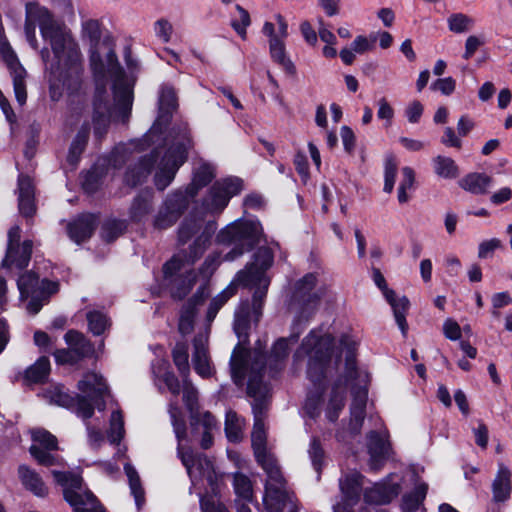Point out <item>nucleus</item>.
Here are the masks:
<instances>
[{
  "instance_id": "14",
  "label": "nucleus",
  "mask_w": 512,
  "mask_h": 512,
  "mask_svg": "<svg viewBox=\"0 0 512 512\" xmlns=\"http://www.w3.org/2000/svg\"><path fill=\"white\" fill-rule=\"evenodd\" d=\"M0 56L12 78L16 100L20 105H24L27 100V72L9 43L3 42L0 44Z\"/></svg>"
},
{
  "instance_id": "10",
  "label": "nucleus",
  "mask_w": 512,
  "mask_h": 512,
  "mask_svg": "<svg viewBox=\"0 0 512 512\" xmlns=\"http://www.w3.org/2000/svg\"><path fill=\"white\" fill-rule=\"evenodd\" d=\"M268 392V387L261 381V378L257 374L250 375L247 393L250 397L254 398V402L252 404L254 426L251 439L255 455H261V453L267 452L264 414L266 409L265 399Z\"/></svg>"
},
{
  "instance_id": "8",
  "label": "nucleus",
  "mask_w": 512,
  "mask_h": 512,
  "mask_svg": "<svg viewBox=\"0 0 512 512\" xmlns=\"http://www.w3.org/2000/svg\"><path fill=\"white\" fill-rule=\"evenodd\" d=\"M255 456L267 474L264 495L266 509L269 512H279L288 506L289 512H294L293 495L287 489L286 481L274 456L268 452Z\"/></svg>"
},
{
  "instance_id": "4",
  "label": "nucleus",
  "mask_w": 512,
  "mask_h": 512,
  "mask_svg": "<svg viewBox=\"0 0 512 512\" xmlns=\"http://www.w3.org/2000/svg\"><path fill=\"white\" fill-rule=\"evenodd\" d=\"M78 389L82 394L72 397L63 386L56 385L45 392V398L50 403L61 407L76 406L77 414L84 419H89L94 413L91 401L99 410L104 409V403H100L99 400H103L109 395V387L102 375L96 372L85 374L78 382Z\"/></svg>"
},
{
  "instance_id": "58",
  "label": "nucleus",
  "mask_w": 512,
  "mask_h": 512,
  "mask_svg": "<svg viewBox=\"0 0 512 512\" xmlns=\"http://www.w3.org/2000/svg\"><path fill=\"white\" fill-rule=\"evenodd\" d=\"M154 373L160 377L163 382L166 384L168 390L175 396H177L180 392V383L177 377L172 373L167 371V363L165 361H161L159 371Z\"/></svg>"
},
{
  "instance_id": "61",
  "label": "nucleus",
  "mask_w": 512,
  "mask_h": 512,
  "mask_svg": "<svg viewBox=\"0 0 512 512\" xmlns=\"http://www.w3.org/2000/svg\"><path fill=\"white\" fill-rule=\"evenodd\" d=\"M87 320L89 329L94 335L102 334L108 325L106 317L99 312H89Z\"/></svg>"
},
{
  "instance_id": "60",
  "label": "nucleus",
  "mask_w": 512,
  "mask_h": 512,
  "mask_svg": "<svg viewBox=\"0 0 512 512\" xmlns=\"http://www.w3.org/2000/svg\"><path fill=\"white\" fill-rule=\"evenodd\" d=\"M236 10L239 13V20H232L231 26L241 38L245 39L246 29L251 24L250 15L248 11L240 5H236Z\"/></svg>"
},
{
  "instance_id": "19",
  "label": "nucleus",
  "mask_w": 512,
  "mask_h": 512,
  "mask_svg": "<svg viewBox=\"0 0 512 512\" xmlns=\"http://www.w3.org/2000/svg\"><path fill=\"white\" fill-rule=\"evenodd\" d=\"M207 345L208 331L200 333L194 338L192 364L195 372L202 378L210 377L214 373Z\"/></svg>"
},
{
  "instance_id": "36",
  "label": "nucleus",
  "mask_w": 512,
  "mask_h": 512,
  "mask_svg": "<svg viewBox=\"0 0 512 512\" xmlns=\"http://www.w3.org/2000/svg\"><path fill=\"white\" fill-rule=\"evenodd\" d=\"M510 477L509 469L501 465L493 482V497L495 501H505L510 496Z\"/></svg>"
},
{
  "instance_id": "34",
  "label": "nucleus",
  "mask_w": 512,
  "mask_h": 512,
  "mask_svg": "<svg viewBox=\"0 0 512 512\" xmlns=\"http://www.w3.org/2000/svg\"><path fill=\"white\" fill-rule=\"evenodd\" d=\"M101 97V92L98 91L94 101V133L98 138L106 133L111 116L106 103L102 101Z\"/></svg>"
},
{
  "instance_id": "64",
  "label": "nucleus",
  "mask_w": 512,
  "mask_h": 512,
  "mask_svg": "<svg viewBox=\"0 0 512 512\" xmlns=\"http://www.w3.org/2000/svg\"><path fill=\"white\" fill-rule=\"evenodd\" d=\"M183 260L179 256H173L163 265V276L165 279H172L182 268Z\"/></svg>"
},
{
  "instance_id": "62",
  "label": "nucleus",
  "mask_w": 512,
  "mask_h": 512,
  "mask_svg": "<svg viewBox=\"0 0 512 512\" xmlns=\"http://www.w3.org/2000/svg\"><path fill=\"white\" fill-rule=\"evenodd\" d=\"M308 453L311 458L312 465L314 466L315 470L320 473L324 461V451L318 440H312Z\"/></svg>"
},
{
  "instance_id": "47",
  "label": "nucleus",
  "mask_w": 512,
  "mask_h": 512,
  "mask_svg": "<svg viewBox=\"0 0 512 512\" xmlns=\"http://www.w3.org/2000/svg\"><path fill=\"white\" fill-rule=\"evenodd\" d=\"M202 227V221L196 217L185 218L178 229V240L186 244L193 236L197 235Z\"/></svg>"
},
{
  "instance_id": "31",
  "label": "nucleus",
  "mask_w": 512,
  "mask_h": 512,
  "mask_svg": "<svg viewBox=\"0 0 512 512\" xmlns=\"http://www.w3.org/2000/svg\"><path fill=\"white\" fill-rule=\"evenodd\" d=\"M19 477L24 487L31 491L37 497H45L48 494V488L42 478L34 470L27 466L19 467Z\"/></svg>"
},
{
  "instance_id": "44",
  "label": "nucleus",
  "mask_w": 512,
  "mask_h": 512,
  "mask_svg": "<svg viewBox=\"0 0 512 512\" xmlns=\"http://www.w3.org/2000/svg\"><path fill=\"white\" fill-rule=\"evenodd\" d=\"M244 420L234 411L226 413L225 432L232 442H238L243 436Z\"/></svg>"
},
{
  "instance_id": "43",
  "label": "nucleus",
  "mask_w": 512,
  "mask_h": 512,
  "mask_svg": "<svg viewBox=\"0 0 512 512\" xmlns=\"http://www.w3.org/2000/svg\"><path fill=\"white\" fill-rule=\"evenodd\" d=\"M435 173L445 179H454L459 175V168L455 161L446 156L438 155L433 159Z\"/></svg>"
},
{
  "instance_id": "25",
  "label": "nucleus",
  "mask_w": 512,
  "mask_h": 512,
  "mask_svg": "<svg viewBox=\"0 0 512 512\" xmlns=\"http://www.w3.org/2000/svg\"><path fill=\"white\" fill-rule=\"evenodd\" d=\"M400 492L398 483L382 482L375 484L372 488L367 489L364 493L366 502L382 505L389 503L397 497Z\"/></svg>"
},
{
  "instance_id": "32",
  "label": "nucleus",
  "mask_w": 512,
  "mask_h": 512,
  "mask_svg": "<svg viewBox=\"0 0 512 512\" xmlns=\"http://www.w3.org/2000/svg\"><path fill=\"white\" fill-rule=\"evenodd\" d=\"M269 51L273 61L278 63L287 74L291 76L296 75V66L286 55L284 40L276 38L269 39Z\"/></svg>"
},
{
  "instance_id": "37",
  "label": "nucleus",
  "mask_w": 512,
  "mask_h": 512,
  "mask_svg": "<svg viewBox=\"0 0 512 512\" xmlns=\"http://www.w3.org/2000/svg\"><path fill=\"white\" fill-rule=\"evenodd\" d=\"M183 401L190 412L191 426H197L203 412L198 410V391L188 381H184Z\"/></svg>"
},
{
  "instance_id": "11",
  "label": "nucleus",
  "mask_w": 512,
  "mask_h": 512,
  "mask_svg": "<svg viewBox=\"0 0 512 512\" xmlns=\"http://www.w3.org/2000/svg\"><path fill=\"white\" fill-rule=\"evenodd\" d=\"M273 263V254L267 247H261L254 255V262L239 271L227 288H268L270 279L266 271Z\"/></svg>"
},
{
  "instance_id": "51",
  "label": "nucleus",
  "mask_w": 512,
  "mask_h": 512,
  "mask_svg": "<svg viewBox=\"0 0 512 512\" xmlns=\"http://www.w3.org/2000/svg\"><path fill=\"white\" fill-rule=\"evenodd\" d=\"M126 229V223L122 220H107L101 228V237L106 242L117 239Z\"/></svg>"
},
{
  "instance_id": "54",
  "label": "nucleus",
  "mask_w": 512,
  "mask_h": 512,
  "mask_svg": "<svg viewBox=\"0 0 512 512\" xmlns=\"http://www.w3.org/2000/svg\"><path fill=\"white\" fill-rule=\"evenodd\" d=\"M402 176L403 179L401 180L398 188V201L400 203H406L409 200L407 190L411 189L415 182L414 170L410 167H404L402 169Z\"/></svg>"
},
{
  "instance_id": "48",
  "label": "nucleus",
  "mask_w": 512,
  "mask_h": 512,
  "mask_svg": "<svg viewBox=\"0 0 512 512\" xmlns=\"http://www.w3.org/2000/svg\"><path fill=\"white\" fill-rule=\"evenodd\" d=\"M50 371V362L47 357L39 358L35 364L30 366L25 373L27 380L31 382H40L44 380Z\"/></svg>"
},
{
  "instance_id": "13",
  "label": "nucleus",
  "mask_w": 512,
  "mask_h": 512,
  "mask_svg": "<svg viewBox=\"0 0 512 512\" xmlns=\"http://www.w3.org/2000/svg\"><path fill=\"white\" fill-rule=\"evenodd\" d=\"M242 190V181L239 178H227L217 181L209 190L203 200L206 212L220 213L228 204L231 197Z\"/></svg>"
},
{
  "instance_id": "16",
  "label": "nucleus",
  "mask_w": 512,
  "mask_h": 512,
  "mask_svg": "<svg viewBox=\"0 0 512 512\" xmlns=\"http://www.w3.org/2000/svg\"><path fill=\"white\" fill-rule=\"evenodd\" d=\"M266 298V290H255L251 303L244 301L235 313L234 331L238 337L246 336L249 320L253 317L258 322L262 315V306Z\"/></svg>"
},
{
  "instance_id": "45",
  "label": "nucleus",
  "mask_w": 512,
  "mask_h": 512,
  "mask_svg": "<svg viewBox=\"0 0 512 512\" xmlns=\"http://www.w3.org/2000/svg\"><path fill=\"white\" fill-rule=\"evenodd\" d=\"M88 138H89V127L83 126L77 133L76 137L72 141L71 146L69 148L67 161L71 165H75L78 162L80 155L82 154V152L84 151V149L87 145Z\"/></svg>"
},
{
  "instance_id": "59",
  "label": "nucleus",
  "mask_w": 512,
  "mask_h": 512,
  "mask_svg": "<svg viewBox=\"0 0 512 512\" xmlns=\"http://www.w3.org/2000/svg\"><path fill=\"white\" fill-rule=\"evenodd\" d=\"M315 300L312 299L310 290H294V293L291 297L290 307L295 310H303L310 306V304L314 303Z\"/></svg>"
},
{
  "instance_id": "12",
  "label": "nucleus",
  "mask_w": 512,
  "mask_h": 512,
  "mask_svg": "<svg viewBox=\"0 0 512 512\" xmlns=\"http://www.w3.org/2000/svg\"><path fill=\"white\" fill-rule=\"evenodd\" d=\"M178 454L193 481L206 479L213 493L218 489L219 475L215 472L213 463L203 455H194L191 451L178 449Z\"/></svg>"
},
{
  "instance_id": "5",
  "label": "nucleus",
  "mask_w": 512,
  "mask_h": 512,
  "mask_svg": "<svg viewBox=\"0 0 512 512\" xmlns=\"http://www.w3.org/2000/svg\"><path fill=\"white\" fill-rule=\"evenodd\" d=\"M333 341L330 334L312 330L294 355L295 360L307 357V376L315 386L327 377L333 364L337 367L340 364V357H333Z\"/></svg>"
},
{
  "instance_id": "9",
  "label": "nucleus",
  "mask_w": 512,
  "mask_h": 512,
  "mask_svg": "<svg viewBox=\"0 0 512 512\" xmlns=\"http://www.w3.org/2000/svg\"><path fill=\"white\" fill-rule=\"evenodd\" d=\"M55 482L63 488L65 500L74 512H104L96 497L82 487V478L75 473L52 470Z\"/></svg>"
},
{
  "instance_id": "38",
  "label": "nucleus",
  "mask_w": 512,
  "mask_h": 512,
  "mask_svg": "<svg viewBox=\"0 0 512 512\" xmlns=\"http://www.w3.org/2000/svg\"><path fill=\"white\" fill-rule=\"evenodd\" d=\"M124 470L129 481L131 495L134 497L137 509L140 510L145 504V490L140 477L135 468L129 463L125 464Z\"/></svg>"
},
{
  "instance_id": "39",
  "label": "nucleus",
  "mask_w": 512,
  "mask_h": 512,
  "mask_svg": "<svg viewBox=\"0 0 512 512\" xmlns=\"http://www.w3.org/2000/svg\"><path fill=\"white\" fill-rule=\"evenodd\" d=\"M192 428L194 431H199L200 429L203 430L201 447L203 449L210 448L213 443L212 432L217 428V422L214 416L208 411L203 412L198 425L192 426Z\"/></svg>"
},
{
  "instance_id": "56",
  "label": "nucleus",
  "mask_w": 512,
  "mask_h": 512,
  "mask_svg": "<svg viewBox=\"0 0 512 512\" xmlns=\"http://www.w3.org/2000/svg\"><path fill=\"white\" fill-rule=\"evenodd\" d=\"M169 414L171 417L172 425L174 428L175 435L179 441H181L186 434L185 421L182 416L180 408L176 403H171L169 406Z\"/></svg>"
},
{
  "instance_id": "55",
  "label": "nucleus",
  "mask_w": 512,
  "mask_h": 512,
  "mask_svg": "<svg viewBox=\"0 0 512 512\" xmlns=\"http://www.w3.org/2000/svg\"><path fill=\"white\" fill-rule=\"evenodd\" d=\"M211 238V232L207 229H204L197 237L195 238L193 244L190 247V255L189 259L194 262L198 259L206 250Z\"/></svg>"
},
{
  "instance_id": "18",
  "label": "nucleus",
  "mask_w": 512,
  "mask_h": 512,
  "mask_svg": "<svg viewBox=\"0 0 512 512\" xmlns=\"http://www.w3.org/2000/svg\"><path fill=\"white\" fill-rule=\"evenodd\" d=\"M158 104L159 114L150 130L151 137L162 133L163 127L170 122L172 113L178 107L177 96L173 87L168 85H163L161 87Z\"/></svg>"
},
{
  "instance_id": "57",
  "label": "nucleus",
  "mask_w": 512,
  "mask_h": 512,
  "mask_svg": "<svg viewBox=\"0 0 512 512\" xmlns=\"http://www.w3.org/2000/svg\"><path fill=\"white\" fill-rule=\"evenodd\" d=\"M397 175V162L393 155H389L385 160V171H384V191L391 193L394 188L395 180Z\"/></svg>"
},
{
  "instance_id": "46",
  "label": "nucleus",
  "mask_w": 512,
  "mask_h": 512,
  "mask_svg": "<svg viewBox=\"0 0 512 512\" xmlns=\"http://www.w3.org/2000/svg\"><path fill=\"white\" fill-rule=\"evenodd\" d=\"M448 29L455 34L469 32L475 25V20L464 13H453L447 18Z\"/></svg>"
},
{
  "instance_id": "40",
  "label": "nucleus",
  "mask_w": 512,
  "mask_h": 512,
  "mask_svg": "<svg viewBox=\"0 0 512 512\" xmlns=\"http://www.w3.org/2000/svg\"><path fill=\"white\" fill-rule=\"evenodd\" d=\"M428 490L426 483H419L413 492L403 496L401 509L403 512H415L423 503Z\"/></svg>"
},
{
  "instance_id": "42",
  "label": "nucleus",
  "mask_w": 512,
  "mask_h": 512,
  "mask_svg": "<svg viewBox=\"0 0 512 512\" xmlns=\"http://www.w3.org/2000/svg\"><path fill=\"white\" fill-rule=\"evenodd\" d=\"M152 209V195L149 192L137 196L130 208V217L134 221H142Z\"/></svg>"
},
{
  "instance_id": "24",
  "label": "nucleus",
  "mask_w": 512,
  "mask_h": 512,
  "mask_svg": "<svg viewBox=\"0 0 512 512\" xmlns=\"http://www.w3.org/2000/svg\"><path fill=\"white\" fill-rule=\"evenodd\" d=\"M368 451L370 455V468L378 470L389 455L390 444L380 434L371 432L368 436Z\"/></svg>"
},
{
  "instance_id": "21",
  "label": "nucleus",
  "mask_w": 512,
  "mask_h": 512,
  "mask_svg": "<svg viewBox=\"0 0 512 512\" xmlns=\"http://www.w3.org/2000/svg\"><path fill=\"white\" fill-rule=\"evenodd\" d=\"M161 154L162 150L156 149L151 155L143 157L135 166L129 167L125 174V183L131 187L143 183L151 173L153 164L157 162Z\"/></svg>"
},
{
  "instance_id": "35",
  "label": "nucleus",
  "mask_w": 512,
  "mask_h": 512,
  "mask_svg": "<svg viewBox=\"0 0 512 512\" xmlns=\"http://www.w3.org/2000/svg\"><path fill=\"white\" fill-rule=\"evenodd\" d=\"M65 341L75 354L83 359L93 354V345L84 337V335L76 330H69L65 334Z\"/></svg>"
},
{
  "instance_id": "49",
  "label": "nucleus",
  "mask_w": 512,
  "mask_h": 512,
  "mask_svg": "<svg viewBox=\"0 0 512 512\" xmlns=\"http://www.w3.org/2000/svg\"><path fill=\"white\" fill-rule=\"evenodd\" d=\"M234 489L235 493L238 497L237 500H243L246 502H252L253 500V491H252V484L250 479L242 474V473H236L234 475Z\"/></svg>"
},
{
  "instance_id": "3",
  "label": "nucleus",
  "mask_w": 512,
  "mask_h": 512,
  "mask_svg": "<svg viewBox=\"0 0 512 512\" xmlns=\"http://www.w3.org/2000/svg\"><path fill=\"white\" fill-rule=\"evenodd\" d=\"M262 234V226L259 221H235L226 226L217 235V240L220 244L232 246V248L224 256H222V252L209 255L205 259L199 276L190 281L189 285L205 288L209 278L222 261H234L245 252L252 250L259 244Z\"/></svg>"
},
{
  "instance_id": "6",
  "label": "nucleus",
  "mask_w": 512,
  "mask_h": 512,
  "mask_svg": "<svg viewBox=\"0 0 512 512\" xmlns=\"http://www.w3.org/2000/svg\"><path fill=\"white\" fill-rule=\"evenodd\" d=\"M344 374L334 383L327 402L324 401L321 395L311 394L307 397L305 410L310 417H317L320 414V406L325 404L326 418L331 422L338 419L345 406L346 387L352 384L357 377L355 356L350 349L346 351L345 355Z\"/></svg>"
},
{
  "instance_id": "27",
  "label": "nucleus",
  "mask_w": 512,
  "mask_h": 512,
  "mask_svg": "<svg viewBox=\"0 0 512 512\" xmlns=\"http://www.w3.org/2000/svg\"><path fill=\"white\" fill-rule=\"evenodd\" d=\"M367 392L364 388L360 387L353 390V401L350 407L351 419L350 430L352 433L357 434L360 432L364 421L365 407H366Z\"/></svg>"
},
{
  "instance_id": "53",
  "label": "nucleus",
  "mask_w": 512,
  "mask_h": 512,
  "mask_svg": "<svg viewBox=\"0 0 512 512\" xmlns=\"http://www.w3.org/2000/svg\"><path fill=\"white\" fill-rule=\"evenodd\" d=\"M173 361L183 376L189 374L188 349L184 343H177L172 352Z\"/></svg>"
},
{
  "instance_id": "23",
  "label": "nucleus",
  "mask_w": 512,
  "mask_h": 512,
  "mask_svg": "<svg viewBox=\"0 0 512 512\" xmlns=\"http://www.w3.org/2000/svg\"><path fill=\"white\" fill-rule=\"evenodd\" d=\"M98 225V218L93 214H81L73 222L69 223L67 229L70 238L80 244L89 239Z\"/></svg>"
},
{
  "instance_id": "50",
  "label": "nucleus",
  "mask_w": 512,
  "mask_h": 512,
  "mask_svg": "<svg viewBox=\"0 0 512 512\" xmlns=\"http://www.w3.org/2000/svg\"><path fill=\"white\" fill-rule=\"evenodd\" d=\"M124 420L121 411H113L110 418L108 438L111 443L118 444L124 437Z\"/></svg>"
},
{
  "instance_id": "22",
  "label": "nucleus",
  "mask_w": 512,
  "mask_h": 512,
  "mask_svg": "<svg viewBox=\"0 0 512 512\" xmlns=\"http://www.w3.org/2000/svg\"><path fill=\"white\" fill-rule=\"evenodd\" d=\"M32 253L31 241H24L16 246H7L5 258L2 261V267L5 269L22 270L28 266Z\"/></svg>"
},
{
  "instance_id": "29",
  "label": "nucleus",
  "mask_w": 512,
  "mask_h": 512,
  "mask_svg": "<svg viewBox=\"0 0 512 512\" xmlns=\"http://www.w3.org/2000/svg\"><path fill=\"white\" fill-rule=\"evenodd\" d=\"M362 475L358 472H352L340 479V489L345 499L347 508L356 503L360 497L362 487Z\"/></svg>"
},
{
  "instance_id": "2",
  "label": "nucleus",
  "mask_w": 512,
  "mask_h": 512,
  "mask_svg": "<svg viewBox=\"0 0 512 512\" xmlns=\"http://www.w3.org/2000/svg\"><path fill=\"white\" fill-rule=\"evenodd\" d=\"M82 37L90 44L89 60L94 75L102 79L108 74L113 78L115 110L125 123L131 112L133 95L116 53L107 41L101 42L100 24L96 20H87L82 24Z\"/></svg>"
},
{
  "instance_id": "7",
  "label": "nucleus",
  "mask_w": 512,
  "mask_h": 512,
  "mask_svg": "<svg viewBox=\"0 0 512 512\" xmlns=\"http://www.w3.org/2000/svg\"><path fill=\"white\" fill-rule=\"evenodd\" d=\"M168 141L170 147L161 156L155 174V185L158 190H164L169 186L180 166L186 161L187 151L191 147L188 126L181 124L178 127H173Z\"/></svg>"
},
{
  "instance_id": "1",
  "label": "nucleus",
  "mask_w": 512,
  "mask_h": 512,
  "mask_svg": "<svg viewBox=\"0 0 512 512\" xmlns=\"http://www.w3.org/2000/svg\"><path fill=\"white\" fill-rule=\"evenodd\" d=\"M36 24L53 54L48 48L41 50V58L48 72L49 93L53 101H58L63 91L74 95L84 84V61L78 42L71 32L61 25L53 14L36 1L25 5V36L32 48H38Z\"/></svg>"
},
{
  "instance_id": "30",
  "label": "nucleus",
  "mask_w": 512,
  "mask_h": 512,
  "mask_svg": "<svg viewBox=\"0 0 512 512\" xmlns=\"http://www.w3.org/2000/svg\"><path fill=\"white\" fill-rule=\"evenodd\" d=\"M56 290H20V302L31 314H37Z\"/></svg>"
},
{
  "instance_id": "52",
  "label": "nucleus",
  "mask_w": 512,
  "mask_h": 512,
  "mask_svg": "<svg viewBox=\"0 0 512 512\" xmlns=\"http://www.w3.org/2000/svg\"><path fill=\"white\" fill-rule=\"evenodd\" d=\"M233 296V290H222L209 301L206 319L211 323L221 307Z\"/></svg>"
},
{
  "instance_id": "63",
  "label": "nucleus",
  "mask_w": 512,
  "mask_h": 512,
  "mask_svg": "<svg viewBox=\"0 0 512 512\" xmlns=\"http://www.w3.org/2000/svg\"><path fill=\"white\" fill-rule=\"evenodd\" d=\"M154 31L158 38L164 43H168L171 40L173 26L168 20L159 19L154 24Z\"/></svg>"
},
{
  "instance_id": "17",
  "label": "nucleus",
  "mask_w": 512,
  "mask_h": 512,
  "mask_svg": "<svg viewBox=\"0 0 512 512\" xmlns=\"http://www.w3.org/2000/svg\"><path fill=\"white\" fill-rule=\"evenodd\" d=\"M31 433L36 444L30 447V453L37 462L44 466L60 464V460L48 452L58 449L56 437L44 429H35Z\"/></svg>"
},
{
  "instance_id": "28",
  "label": "nucleus",
  "mask_w": 512,
  "mask_h": 512,
  "mask_svg": "<svg viewBox=\"0 0 512 512\" xmlns=\"http://www.w3.org/2000/svg\"><path fill=\"white\" fill-rule=\"evenodd\" d=\"M215 177L214 167L208 163L200 164L194 172L192 182L187 186L183 193L188 199L194 198L200 189L208 185Z\"/></svg>"
},
{
  "instance_id": "33",
  "label": "nucleus",
  "mask_w": 512,
  "mask_h": 512,
  "mask_svg": "<svg viewBox=\"0 0 512 512\" xmlns=\"http://www.w3.org/2000/svg\"><path fill=\"white\" fill-rule=\"evenodd\" d=\"M492 178L484 173H469L459 180V186L473 194H485Z\"/></svg>"
},
{
  "instance_id": "41",
  "label": "nucleus",
  "mask_w": 512,
  "mask_h": 512,
  "mask_svg": "<svg viewBox=\"0 0 512 512\" xmlns=\"http://www.w3.org/2000/svg\"><path fill=\"white\" fill-rule=\"evenodd\" d=\"M231 374L232 379L236 385H243L246 373V352L243 349L235 348L231 360Z\"/></svg>"
},
{
  "instance_id": "26",
  "label": "nucleus",
  "mask_w": 512,
  "mask_h": 512,
  "mask_svg": "<svg viewBox=\"0 0 512 512\" xmlns=\"http://www.w3.org/2000/svg\"><path fill=\"white\" fill-rule=\"evenodd\" d=\"M384 296L393 309L394 317L403 335H406L408 325L406 313L410 303L405 295L398 294L395 290H385Z\"/></svg>"
},
{
  "instance_id": "15",
  "label": "nucleus",
  "mask_w": 512,
  "mask_h": 512,
  "mask_svg": "<svg viewBox=\"0 0 512 512\" xmlns=\"http://www.w3.org/2000/svg\"><path fill=\"white\" fill-rule=\"evenodd\" d=\"M189 199L183 191H176L169 194L154 219V226L157 229L171 227L189 205Z\"/></svg>"
},
{
  "instance_id": "20",
  "label": "nucleus",
  "mask_w": 512,
  "mask_h": 512,
  "mask_svg": "<svg viewBox=\"0 0 512 512\" xmlns=\"http://www.w3.org/2000/svg\"><path fill=\"white\" fill-rule=\"evenodd\" d=\"M209 295L207 290H197L183 306L178 328L182 335L190 334L194 328V318L198 307L204 305Z\"/></svg>"
}]
</instances>
